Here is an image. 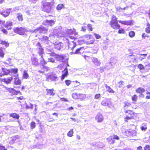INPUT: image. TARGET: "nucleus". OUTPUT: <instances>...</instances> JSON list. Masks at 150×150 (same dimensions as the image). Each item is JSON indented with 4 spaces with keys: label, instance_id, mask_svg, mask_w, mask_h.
<instances>
[{
    "label": "nucleus",
    "instance_id": "48",
    "mask_svg": "<svg viewBox=\"0 0 150 150\" xmlns=\"http://www.w3.org/2000/svg\"><path fill=\"white\" fill-rule=\"evenodd\" d=\"M126 33L125 30L123 29H120L118 30V33L119 34H125Z\"/></svg>",
    "mask_w": 150,
    "mask_h": 150
},
{
    "label": "nucleus",
    "instance_id": "50",
    "mask_svg": "<svg viewBox=\"0 0 150 150\" xmlns=\"http://www.w3.org/2000/svg\"><path fill=\"white\" fill-rule=\"evenodd\" d=\"M33 107V105L31 103L27 104L26 105V108L28 109H32Z\"/></svg>",
    "mask_w": 150,
    "mask_h": 150
},
{
    "label": "nucleus",
    "instance_id": "49",
    "mask_svg": "<svg viewBox=\"0 0 150 150\" xmlns=\"http://www.w3.org/2000/svg\"><path fill=\"white\" fill-rule=\"evenodd\" d=\"M6 117V115L4 114H2L1 113H0V122L1 121L2 119H4Z\"/></svg>",
    "mask_w": 150,
    "mask_h": 150
},
{
    "label": "nucleus",
    "instance_id": "1",
    "mask_svg": "<svg viewBox=\"0 0 150 150\" xmlns=\"http://www.w3.org/2000/svg\"><path fill=\"white\" fill-rule=\"evenodd\" d=\"M124 104L123 109L125 113L126 114V116L124 118L125 121L128 122L129 120L136 118L137 116V113L132 110L128 109L131 105V103L126 101L124 102Z\"/></svg>",
    "mask_w": 150,
    "mask_h": 150
},
{
    "label": "nucleus",
    "instance_id": "24",
    "mask_svg": "<svg viewBox=\"0 0 150 150\" xmlns=\"http://www.w3.org/2000/svg\"><path fill=\"white\" fill-rule=\"evenodd\" d=\"M17 18L18 20L20 22H22L23 20V17L22 14L20 13H18L16 14Z\"/></svg>",
    "mask_w": 150,
    "mask_h": 150
},
{
    "label": "nucleus",
    "instance_id": "61",
    "mask_svg": "<svg viewBox=\"0 0 150 150\" xmlns=\"http://www.w3.org/2000/svg\"><path fill=\"white\" fill-rule=\"evenodd\" d=\"M61 101L64 102H68V100L66 98H60Z\"/></svg>",
    "mask_w": 150,
    "mask_h": 150
},
{
    "label": "nucleus",
    "instance_id": "13",
    "mask_svg": "<svg viewBox=\"0 0 150 150\" xmlns=\"http://www.w3.org/2000/svg\"><path fill=\"white\" fill-rule=\"evenodd\" d=\"M50 70L49 67L43 65L42 67H40V69L38 71V72L40 73L44 74L45 72H47Z\"/></svg>",
    "mask_w": 150,
    "mask_h": 150
},
{
    "label": "nucleus",
    "instance_id": "16",
    "mask_svg": "<svg viewBox=\"0 0 150 150\" xmlns=\"http://www.w3.org/2000/svg\"><path fill=\"white\" fill-rule=\"evenodd\" d=\"M6 88L8 91L13 95H16L20 93L19 91H17L13 88H8L6 87Z\"/></svg>",
    "mask_w": 150,
    "mask_h": 150
},
{
    "label": "nucleus",
    "instance_id": "22",
    "mask_svg": "<svg viewBox=\"0 0 150 150\" xmlns=\"http://www.w3.org/2000/svg\"><path fill=\"white\" fill-rule=\"evenodd\" d=\"M9 116L14 119L16 120L18 119L20 117L19 115L16 113H13L10 114Z\"/></svg>",
    "mask_w": 150,
    "mask_h": 150
},
{
    "label": "nucleus",
    "instance_id": "29",
    "mask_svg": "<svg viewBox=\"0 0 150 150\" xmlns=\"http://www.w3.org/2000/svg\"><path fill=\"white\" fill-rule=\"evenodd\" d=\"M129 135H131L129 136V138L135 136L136 135V132L135 130L130 129Z\"/></svg>",
    "mask_w": 150,
    "mask_h": 150
},
{
    "label": "nucleus",
    "instance_id": "21",
    "mask_svg": "<svg viewBox=\"0 0 150 150\" xmlns=\"http://www.w3.org/2000/svg\"><path fill=\"white\" fill-rule=\"evenodd\" d=\"M63 74L61 76V80L62 81L65 78V77L67 76L68 74V71L67 68L65 69L62 71Z\"/></svg>",
    "mask_w": 150,
    "mask_h": 150
},
{
    "label": "nucleus",
    "instance_id": "4",
    "mask_svg": "<svg viewBox=\"0 0 150 150\" xmlns=\"http://www.w3.org/2000/svg\"><path fill=\"white\" fill-rule=\"evenodd\" d=\"M109 24L110 27L114 30H117L120 28V25L118 23L117 18L114 15L112 16Z\"/></svg>",
    "mask_w": 150,
    "mask_h": 150
},
{
    "label": "nucleus",
    "instance_id": "5",
    "mask_svg": "<svg viewBox=\"0 0 150 150\" xmlns=\"http://www.w3.org/2000/svg\"><path fill=\"white\" fill-rule=\"evenodd\" d=\"M14 33L20 35H24L26 34V33L28 31L27 29L24 27H18L15 28L13 29Z\"/></svg>",
    "mask_w": 150,
    "mask_h": 150
},
{
    "label": "nucleus",
    "instance_id": "26",
    "mask_svg": "<svg viewBox=\"0 0 150 150\" xmlns=\"http://www.w3.org/2000/svg\"><path fill=\"white\" fill-rule=\"evenodd\" d=\"M14 83L16 85H20L21 83V81L18 78H14Z\"/></svg>",
    "mask_w": 150,
    "mask_h": 150
},
{
    "label": "nucleus",
    "instance_id": "51",
    "mask_svg": "<svg viewBox=\"0 0 150 150\" xmlns=\"http://www.w3.org/2000/svg\"><path fill=\"white\" fill-rule=\"evenodd\" d=\"M4 53L1 48H0V57L3 58L4 56Z\"/></svg>",
    "mask_w": 150,
    "mask_h": 150
},
{
    "label": "nucleus",
    "instance_id": "20",
    "mask_svg": "<svg viewBox=\"0 0 150 150\" xmlns=\"http://www.w3.org/2000/svg\"><path fill=\"white\" fill-rule=\"evenodd\" d=\"M95 119L98 122H102L103 120V116L101 114H99L97 115L95 117Z\"/></svg>",
    "mask_w": 150,
    "mask_h": 150
},
{
    "label": "nucleus",
    "instance_id": "27",
    "mask_svg": "<svg viewBox=\"0 0 150 150\" xmlns=\"http://www.w3.org/2000/svg\"><path fill=\"white\" fill-rule=\"evenodd\" d=\"M145 91V89L144 88L141 87H139L136 90V92L140 94L144 92Z\"/></svg>",
    "mask_w": 150,
    "mask_h": 150
},
{
    "label": "nucleus",
    "instance_id": "52",
    "mask_svg": "<svg viewBox=\"0 0 150 150\" xmlns=\"http://www.w3.org/2000/svg\"><path fill=\"white\" fill-rule=\"evenodd\" d=\"M137 68L140 70H141L142 69H144V67L143 65L142 64H140L137 66Z\"/></svg>",
    "mask_w": 150,
    "mask_h": 150
},
{
    "label": "nucleus",
    "instance_id": "46",
    "mask_svg": "<svg viewBox=\"0 0 150 150\" xmlns=\"http://www.w3.org/2000/svg\"><path fill=\"white\" fill-rule=\"evenodd\" d=\"M88 30V31H93V28L91 24H88L87 25Z\"/></svg>",
    "mask_w": 150,
    "mask_h": 150
},
{
    "label": "nucleus",
    "instance_id": "3",
    "mask_svg": "<svg viewBox=\"0 0 150 150\" xmlns=\"http://www.w3.org/2000/svg\"><path fill=\"white\" fill-rule=\"evenodd\" d=\"M41 3V9L42 11L47 13H49L51 12L52 6H54V1L47 2L43 1Z\"/></svg>",
    "mask_w": 150,
    "mask_h": 150
},
{
    "label": "nucleus",
    "instance_id": "2",
    "mask_svg": "<svg viewBox=\"0 0 150 150\" xmlns=\"http://www.w3.org/2000/svg\"><path fill=\"white\" fill-rule=\"evenodd\" d=\"M74 41L68 42V47L71 50V54H81L84 52L85 48L83 47H78Z\"/></svg>",
    "mask_w": 150,
    "mask_h": 150
},
{
    "label": "nucleus",
    "instance_id": "41",
    "mask_svg": "<svg viewBox=\"0 0 150 150\" xmlns=\"http://www.w3.org/2000/svg\"><path fill=\"white\" fill-rule=\"evenodd\" d=\"M30 128L33 129L35 128L36 127L35 123L34 121L31 122L30 124Z\"/></svg>",
    "mask_w": 150,
    "mask_h": 150
},
{
    "label": "nucleus",
    "instance_id": "43",
    "mask_svg": "<svg viewBox=\"0 0 150 150\" xmlns=\"http://www.w3.org/2000/svg\"><path fill=\"white\" fill-rule=\"evenodd\" d=\"M107 139L108 142L110 143V144H113L115 143V141L114 140V139L113 138H111L110 139L109 138H108Z\"/></svg>",
    "mask_w": 150,
    "mask_h": 150
},
{
    "label": "nucleus",
    "instance_id": "54",
    "mask_svg": "<svg viewBox=\"0 0 150 150\" xmlns=\"http://www.w3.org/2000/svg\"><path fill=\"white\" fill-rule=\"evenodd\" d=\"M7 149L2 144H0V150H6Z\"/></svg>",
    "mask_w": 150,
    "mask_h": 150
},
{
    "label": "nucleus",
    "instance_id": "9",
    "mask_svg": "<svg viewBox=\"0 0 150 150\" xmlns=\"http://www.w3.org/2000/svg\"><path fill=\"white\" fill-rule=\"evenodd\" d=\"M84 95H85L83 94L75 93L72 94V98L75 100L79 99L82 100L84 98Z\"/></svg>",
    "mask_w": 150,
    "mask_h": 150
},
{
    "label": "nucleus",
    "instance_id": "56",
    "mask_svg": "<svg viewBox=\"0 0 150 150\" xmlns=\"http://www.w3.org/2000/svg\"><path fill=\"white\" fill-rule=\"evenodd\" d=\"M144 150H150V146L149 145H146L144 147Z\"/></svg>",
    "mask_w": 150,
    "mask_h": 150
},
{
    "label": "nucleus",
    "instance_id": "17",
    "mask_svg": "<svg viewBox=\"0 0 150 150\" xmlns=\"http://www.w3.org/2000/svg\"><path fill=\"white\" fill-rule=\"evenodd\" d=\"M46 95L48 96H54L55 94V91L54 89H49L47 88L46 90Z\"/></svg>",
    "mask_w": 150,
    "mask_h": 150
},
{
    "label": "nucleus",
    "instance_id": "18",
    "mask_svg": "<svg viewBox=\"0 0 150 150\" xmlns=\"http://www.w3.org/2000/svg\"><path fill=\"white\" fill-rule=\"evenodd\" d=\"M13 25V22L11 21H7L4 25V27L8 30H11L12 29L11 26Z\"/></svg>",
    "mask_w": 150,
    "mask_h": 150
},
{
    "label": "nucleus",
    "instance_id": "42",
    "mask_svg": "<svg viewBox=\"0 0 150 150\" xmlns=\"http://www.w3.org/2000/svg\"><path fill=\"white\" fill-rule=\"evenodd\" d=\"M144 69L145 70V71L146 72L148 71L150 69V65L149 64L146 65L144 67Z\"/></svg>",
    "mask_w": 150,
    "mask_h": 150
},
{
    "label": "nucleus",
    "instance_id": "36",
    "mask_svg": "<svg viewBox=\"0 0 150 150\" xmlns=\"http://www.w3.org/2000/svg\"><path fill=\"white\" fill-rule=\"evenodd\" d=\"M93 62L94 64L96 66H98L100 65V64L99 62L98 61L97 59L96 58L93 59Z\"/></svg>",
    "mask_w": 150,
    "mask_h": 150
},
{
    "label": "nucleus",
    "instance_id": "34",
    "mask_svg": "<svg viewBox=\"0 0 150 150\" xmlns=\"http://www.w3.org/2000/svg\"><path fill=\"white\" fill-rule=\"evenodd\" d=\"M132 100L133 103H134V102H136L138 99V96L136 94H134L133 95L131 98Z\"/></svg>",
    "mask_w": 150,
    "mask_h": 150
},
{
    "label": "nucleus",
    "instance_id": "30",
    "mask_svg": "<svg viewBox=\"0 0 150 150\" xmlns=\"http://www.w3.org/2000/svg\"><path fill=\"white\" fill-rule=\"evenodd\" d=\"M29 75L27 71L25 70L23 71L22 76L23 79H27L29 78Z\"/></svg>",
    "mask_w": 150,
    "mask_h": 150
},
{
    "label": "nucleus",
    "instance_id": "33",
    "mask_svg": "<svg viewBox=\"0 0 150 150\" xmlns=\"http://www.w3.org/2000/svg\"><path fill=\"white\" fill-rule=\"evenodd\" d=\"M145 31L147 33H150V24L149 23H147L146 24V27L145 28Z\"/></svg>",
    "mask_w": 150,
    "mask_h": 150
},
{
    "label": "nucleus",
    "instance_id": "10",
    "mask_svg": "<svg viewBox=\"0 0 150 150\" xmlns=\"http://www.w3.org/2000/svg\"><path fill=\"white\" fill-rule=\"evenodd\" d=\"M101 103L102 105L107 106L108 107H110L112 105V103L110 99L105 98L101 101Z\"/></svg>",
    "mask_w": 150,
    "mask_h": 150
},
{
    "label": "nucleus",
    "instance_id": "64",
    "mask_svg": "<svg viewBox=\"0 0 150 150\" xmlns=\"http://www.w3.org/2000/svg\"><path fill=\"white\" fill-rule=\"evenodd\" d=\"M83 42H84L82 40H78V42L79 45L82 44Z\"/></svg>",
    "mask_w": 150,
    "mask_h": 150
},
{
    "label": "nucleus",
    "instance_id": "40",
    "mask_svg": "<svg viewBox=\"0 0 150 150\" xmlns=\"http://www.w3.org/2000/svg\"><path fill=\"white\" fill-rule=\"evenodd\" d=\"M0 44L3 45H5L6 47H8L9 45L8 42L5 41H2Z\"/></svg>",
    "mask_w": 150,
    "mask_h": 150
},
{
    "label": "nucleus",
    "instance_id": "32",
    "mask_svg": "<svg viewBox=\"0 0 150 150\" xmlns=\"http://www.w3.org/2000/svg\"><path fill=\"white\" fill-rule=\"evenodd\" d=\"M45 22L47 23L50 26H52L54 23V21L52 20H46L45 21Z\"/></svg>",
    "mask_w": 150,
    "mask_h": 150
},
{
    "label": "nucleus",
    "instance_id": "25",
    "mask_svg": "<svg viewBox=\"0 0 150 150\" xmlns=\"http://www.w3.org/2000/svg\"><path fill=\"white\" fill-rule=\"evenodd\" d=\"M32 65L36 66L38 64V59L35 58H32L31 59Z\"/></svg>",
    "mask_w": 150,
    "mask_h": 150
},
{
    "label": "nucleus",
    "instance_id": "60",
    "mask_svg": "<svg viewBox=\"0 0 150 150\" xmlns=\"http://www.w3.org/2000/svg\"><path fill=\"white\" fill-rule=\"evenodd\" d=\"M42 39L43 40H48V37L47 36H43L42 37Z\"/></svg>",
    "mask_w": 150,
    "mask_h": 150
},
{
    "label": "nucleus",
    "instance_id": "6",
    "mask_svg": "<svg viewBox=\"0 0 150 150\" xmlns=\"http://www.w3.org/2000/svg\"><path fill=\"white\" fill-rule=\"evenodd\" d=\"M66 34L67 37L72 39H74L75 38L71 35H74L75 36L78 35V33L74 28L68 29L66 31Z\"/></svg>",
    "mask_w": 150,
    "mask_h": 150
},
{
    "label": "nucleus",
    "instance_id": "63",
    "mask_svg": "<svg viewBox=\"0 0 150 150\" xmlns=\"http://www.w3.org/2000/svg\"><path fill=\"white\" fill-rule=\"evenodd\" d=\"M113 139L119 140L120 139L119 137L117 135H114V136L113 138Z\"/></svg>",
    "mask_w": 150,
    "mask_h": 150
},
{
    "label": "nucleus",
    "instance_id": "59",
    "mask_svg": "<svg viewBox=\"0 0 150 150\" xmlns=\"http://www.w3.org/2000/svg\"><path fill=\"white\" fill-rule=\"evenodd\" d=\"M40 63L42 64V66H43L44 65V64H46L47 63L44 59H43L42 60L40 61Z\"/></svg>",
    "mask_w": 150,
    "mask_h": 150
},
{
    "label": "nucleus",
    "instance_id": "28",
    "mask_svg": "<svg viewBox=\"0 0 150 150\" xmlns=\"http://www.w3.org/2000/svg\"><path fill=\"white\" fill-rule=\"evenodd\" d=\"M105 88L107 91L110 93H114L115 91L110 88V87L107 84L105 85Z\"/></svg>",
    "mask_w": 150,
    "mask_h": 150
},
{
    "label": "nucleus",
    "instance_id": "11",
    "mask_svg": "<svg viewBox=\"0 0 150 150\" xmlns=\"http://www.w3.org/2000/svg\"><path fill=\"white\" fill-rule=\"evenodd\" d=\"M58 80V77L56 75L52 73L49 75H48L46 78V80L47 81L51 80V81H55Z\"/></svg>",
    "mask_w": 150,
    "mask_h": 150
},
{
    "label": "nucleus",
    "instance_id": "23",
    "mask_svg": "<svg viewBox=\"0 0 150 150\" xmlns=\"http://www.w3.org/2000/svg\"><path fill=\"white\" fill-rule=\"evenodd\" d=\"M130 132V129H127L125 131L122 132V136L123 138L129 137V136L131 135H129V133Z\"/></svg>",
    "mask_w": 150,
    "mask_h": 150
},
{
    "label": "nucleus",
    "instance_id": "62",
    "mask_svg": "<svg viewBox=\"0 0 150 150\" xmlns=\"http://www.w3.org/2000/svg\"><path fill=\"white\" fill-rule=\"evenodd\" d=\"M48 62L54 63L55 62L54 60L52 58H50L48 59Z\"/></svg>",
    "mask_w": 150,
    "mask_h": 150
},
{
    "label": "nucleus",
    "instance_id": "45",
    "mask_svg": "<svg viewBox=\"0 0 150 150\" xmlns=\"http://www.w3.org/2000/svg\"><path fill=\"white\" fill-rule=\"evenodd\" d=\"M73 129H71L67 133V135L69 137H71L73 136V134L74 133Z\"/></svg>",
    "mask_w": 150,
    "mask_h": 150
},
{
    "label": "nucleus",
    "instance_id": "44",
    "mask_svg": "<svg viewBox=\"0 0 150 150\" xmlns=\"http://www.w3.org/2000/svg\"><path fill=\"white\" fill-rule=\"evenodd\" d=\"M135 35V32L133 31H131L129 33V35L130 38H132Z\"/></svg>",
    "mask_w": 150,
    "mask_h": 150
},
{
    "label": "nucleus",
    "instance_id": "53",
    "mask_svg": "<svg viewBox=\"0 0 150 150\" xmlns=\"http://www.w3.org/2000/svg\"><path fill=\"white\" fill-rule=\"evenodd\" d=\"M65 82L66 84L68 86L71 84V81L69 80H65Z\"/></svg>",
    "mask_w": 150,
    "mask_h": 150
},
{
    "label": "nucleus",
    "instance_id": "47",
    "mask_svg": "<svg viewBox=\"0 0 150 150\" xmlns=\"http://www.w3.org/2000/svg\"><path fill=\"white\" fill-rule=\"evenodd\" d=\"M73 86L74 87H76L78 86L80 84V83L79 82H78L77 81H75L73 82Z\"/></svg>",
    "mask_w": 150,
    "mask_h": 150
},
{
    "label": "nucleus",
    "instance_id": "31",
    "mask_svg": "<svg viewBox=\"0 0 150 150\" xmlns=\"http://www.w3.org/2000/svg\"><path fill=\"white\" fill-rule=\"evenodd\" d=\"M9 13L10 12L7 10H6L3 11L1 13V14L5 17H6L8 16Z\"/></svg>",
    "mask_w": 150,
    "mask_h": 150
},
{
    "label": "nucleus",
    "instance_id": "8",
    "mask_svg": "<svg viewBox=\"0 0 150 150\" xmlns=\"http://www.w3.org/2000/svg\"><path fill=\"white\" fill-rule=\"evenodd\" d=\"M38 31H39L40 33L45 34L47 33L48 29L44 26H41L35 29L34 30L33 32L36 33Z\"/></svg>",
    "mask_w": 150,
    "mask_h": 150
},
{
    "label": "nucleus",
    "instance_id": "12",
    "mask_svg": "<svg viewBox=\"0 0 150 150\" xmlns=\"http://www.w3.org/2000/svg\"><path fill=\"white\" fill-rule=\"evenodd\" d=\"M13 80L12 76L7 77L4 78H0V81L3 82L6 84H8L11 83Z\"/></svg>",
    "mask_w": 150,
    "mask_h": 150
},
{
    "label": "nucleus",
    "instance_id": "7",
    "mask_svg": "<svg viewBox=\"0 0 150 150\" xmlns=\"http://www.w3.org/2000/svg\"><path fill=\"white\" fill-rule=\"evenodd\" d=\"M84 40L88 44H93L95 40L91 35H86L84 36Z\"/></svg>",
    "mask_w": 150,
    "mask_h": 150
},
{
    "label": "nucleus",
    "instance_id": "19",
    "mask_svg": "<svg viewBox=\"0 0 150 150\" xmlns=\"http://www.w3.org/2000/svg\"><path fill=\"white\" fill-rule=\"evenodd\" d=\"M1 69L2 71V76L8 75L11 73V70L9 69L2 67L1 68Z\"/></svg>",
    "mask_w": 150,
    "mask_h": 150
},
{
    "label": "nucleus",
    "instance_id": "58",
    "mask_svg": "<svg viewBox=\"0 0 150 150\" xmlns=\"http://www.w3.org/2000/svg\"><path fill=\"white\" fill-rule=\"evenodd\" d=\"M94 35L96 39H99L101 38V36L99 34L95 33Z\"/></svg>",
    "mask_w": 150,
    "mask_h": 150
},
{
    "label": "nucleus",
    "instance_id": "39",
    "mask_svg": "<svg viewBox=\"0 0 150 150\" xmlns=\"http://www.w3.org/2000/svg\"><path fill=\"white\" fill-rule=\"evenodd\" d=\"M39 51L38 52V53L41 55V57H42V54L43 53V49L42 47H39L38 48Z\"/></svg>",
    "mask_w": 150,
    "mask_h": 150
},
{
    "label": "nucleus",
    "instance_id": "35",
    "mask_svg": "<svg viewBox=\"0 0 150 150\" xmlns=\"http://www.w3.org/2000/svg\"><path fill=\"white\" fill-rule=\"evenodd\" d=\"M64 7V6L62 4H58L56 7V9L57 10H60Z\"/></svg>",
    "mask_w": 150,
    "mask_h": 150
},
{
    "label": "nucleus",
    "instance_id": "15",
    "mask_svg": "<svg viewBox=\"0 0 150 150\" xmlns=\"http://www.w3.org/2000/svg\"><path fill=\"white\" fill-rule=\"evenodd\" d=\"M119 22L124 25H133V23L132 20H130L128 21H119Z\"/></svg>",
    "mask_w": 150,
    "mask_h": 150
},
{
    "label": "nucleus",
    "instance_id": "55",
    "mask_svg": "<svg viewBox=\"0 0 150 150\" xmlns=\"http://www.w3.org/2000/svg\"><path fill=\"white\" fill-rule=\"evenodd\" d=\"M101 96V95L100 93L96 94L94 96V98L96 99H98Z\"/></svg>",
    "mask_w": 150,
    "mask_h": 150
},
{
    "label": "nucleus",
    "instance_id": "14",
    "mask_svg": "<svg viewBox=\"0 0 150 150\" xmlns=\"http://www.w3.org/2000/svg\"><path fill=\"white\" fill-rule=\"evenodd\" d=\"M54 46L55 49L58 50H60L63 48L64 45L62 42H59L57 43L55 42L54 44Z\"/></svg>",
    "mask_w": 150,
    "mask_h": 150
},
{
    "label": "nucleus",
    "instance_id": "37",
    "mask_svg": "<svg viewBox=\"0 0 150 150\" xmlns=\"http://www.w3.org/2000/svg\"><path fill=\"white\" fill-rule=\"evenodd\" d=\"M0 31L3 32L4 34L7 35L8 32L7 30L3 27H0Z\"/></svg>",
    "mask_w": 150,
    "mask_h": 150
},
{
    "label": "nucleus",
    "instance_id": "57",
    "mask_svg": "<svg viewBox=\"0 0 150 150\" xmlns=\"http://www.w3.org/2000/svg\"><path fill=\"white\" fill-rule=\"evenodd\" d=\"M86 27L85 26H82L81 28V31L83 32H86Z\"/></svg>",
    "mask_w": 150,
    "mask_h": 150
},
{
    "label": "nucleus",
    "instance_id": "38",
    "mask_svg": "<svg viewBox=\"0 0 150 150\" xmlns=\"http://www.w3.org/2000/svg\"><path fill=\"white\" fill-rule=\"evenodd\" d=\"M10 70H11V73L16 74L18 73V69L16 68L14 69H10Z\"/></svg>",
    "mask_w": 150,
    "mask_h": 150
}]
</instances>
